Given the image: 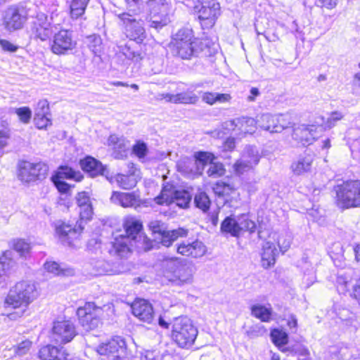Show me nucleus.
Returning <instances> with one entry per match:
<instances>
[{
  "mask_svg": "<svg viewBox=\"0 0 360 360\" xmlns=\"http://www.w3.org/2000/svg\"><path fill=\"white\" fill-rule=\"evenodd\" d=\"M79 165L82 170L90 177L103 176L110 180L112 176L106 165H104L98 159H80Z\"/></svg>",
  "mask_w": 360,
  "mask_h": 360,
  "instance_id": "nucleus-21",
  "label": "nucleus"
},
{
  "mask_svg": "<svg viewBox=\"0 0 360 360\" xmlns=\"http://www.w3.org/2000/svg\"><path fill=\"white\" fill-rule=\"evenodd\" d=\"M343 118V115L338 111H333L330 114V117L326 121V124L328 127H331L335 125V123L338 121L341 120Z\"/></svg>",
  "mask_w": 360,
  "mask_h": 360,
  "instance_id": "nucleus-55",
  "label": "nucleus"
},
{
  "mask_svg": "<svg viewBox=\"0 0 360 360\" xmlns=\"http://www.w3.org/2000/svg\"><path fill=\"white\" fill-rule=\"evenodd\" d=\"M112 203L123 207H134L136 209L141 205V199L134 193H122L113 191L110 197Z\"/></svg>",
  "mask_w": 360,
  "mask_h": 360,
  "instance_id": "nucleus-24",
  "label": "nucleus"
},
{
  "mask_svg": "<svg viewBox=\"0 0 360 360\" xmlns=\"http://www.w3.org/2000/svg\"><path fill=\"white\" fill-rule=\"evenodd\" d=\"M90 0H71L69 5V15L72 20L82 18Z\"/></svg>",
  "mask_w": 360,
  "mask_h": 360,
  "instance_id": "nucleus-29",
  "label": "nucleus"
},
{
  "mask_svg": "<svg viewBox=\"0 0 360 360\" xmlns=\"http://www.w3.org/2000/svg\"><path fill=\"white\" fill-rule=\"evenodd\" d=\"M37 296L35 285L29 281L17 283L9 290L6 304L13 308L27 307Z\"/></svg>",
  "mask_w": 360,
  "mask_h": 360,
  "instance_id": "nucleus-10",
  "label": "nucleus"
},
{
  "mask_svg": "<svg viewBox=\"0 0 360 360\" xmlns=\"http://www.w3.org/2000/svg\"><path fill=\"white\" fill-rule=\"evenodd\" d=\"M132 153L137 158H144L148 153V146L143 141L138 140L132 146Z\"/></svg>",
  "mask_w": 360,
  "mask_h": 360,
  "instance_id": "nucleus-44",
  "label": "nucleus"
},
{
  "mask_svg": "<svg viewBox=\"0 0 360 360\" xmlns=\"http://www.w3.org/2000/svg\"><path fill=\"white\" fill-rule=\"evenodd\" d=\"M176 252L184 256H191L194 258H198L205 254L206 248L202 242L195 240L191 243H182L179 244L176 247Z\"/></svg>",
  "mask_w": 360,
  "mask_h": 360,
  "instance_id": "nucleus-26",
  "label": "nucleus"
},
{
  "mask_svg": "<svg viewBox=\"0 0 360 360\" xmlns=\"http://www.w3.org/2000/svg\"><path fill=\"white\" fill-rule=\"evenodd\" d=\"M232 97L230 94H216V103H224L231 101Z\"/></svg>",
  "mask_w": 360,
  "mask_h": 360,
  "instance_id": "nucleus-58",
  "label": "nucleus"
},
{
  "mask_svg": "<svg viewBox=\"0 0 360 360\" xmlns=\"http://www.w3.org/2000/svg\"><path fill=\"white\" fill-rule=\"evenodd\" d=\"M233 122H234L235 128L243 134H251L257 129V122L252 117H241Z\"/></svg>",
  "mask_w": 360,
  "mask_h": 360,
  "instance_id": "nucleus-30",
  "label": "nucleus"
},
{
  "mask_svg": "<svg viewBox=\"0 0 360 360\" xmlns=\"http://www.w3.org/2000/svg\"><path fill=\"white\" fill-rule=\"evenodd\" d=\"M48 171V165L41 161L22 159L18 162L17 165V178L22 183L29 184L44 179Z\"/></svg>",
  "mask_w": 360,
  "mask_h": 360,
  "instance_id": "nucleus-11",
  "label": "nucleus"
},
{
  "mask_svg": "<svg viewBox=\"0 0 360 360\" xmlns=\"http://www.w3.org/2000/svg\"><path fill=\"white\" fill-rule=\"evenodd\" d=\"M236 148V139L233 137L227 138L221 146V151L232 152Z\"/></svg>",
  "mask_w": 360,
  "mask_h": 360,
  "instance_id": "nucleus-54",
  "label": "nucleus"
},
{
  "mask_svg": "<svg viewBox=\"0 0 360 360\" xmlns=\"http://www.w3.org/2000/svg\"><path fill=\"white\" fill-rule=\"evenodd\" d=\"M162 267L164 276L174 285L181 287L191 285L193 281L195 267L186 259L165 257Z\"/></svg>",
  "mask_w": 360,
  "mask_h": 360,
  "instance_id": "nucleus-3",
  "label": "nucleus"
},
{
  "mask_svg": "<svg viewBox=\"0 0 360 360\" xmlns=\"http://www.w3.org/2000/svg\"><path fill=\"white\" fill-rule=\"evenodd\" d=\"M202 99L205 103L213 105L216 103V94L206 91L202 94Z\"/></svg>",
  "mask_w": 360,
  "mask_h": 360,
  "instance_id": "nucleus-56",
  "label": "nucleus"
},
{
  "mask_svg": "<svg viewBox=\"0 0 360 360\" xmlns=\"http://www.w3.org/2000/svg\"><path fill=\"white\" fill-rule=\"evenodd\" d=\"M15 113L17 115L18 120L22 124H28L32 118V110L27 106L18 108L15 110Z\"/></svg>",
  "mask_w": 360,
  "mask_h": 360,
  "instance_id": "nucleus-42",
  "label": "nucleus"
},
{
  "mask_svg": "<svg viewBox=\"0 0 360 360\" xmlns=\"http://www.w3.org/2000/svg\"><path fill=\"white\" fill-rule=\"evenodd\" d=\"M339 0H315L314 4L317 7L331 10L336 7Z\"/></svg>",
  "mask_w": 360,
  "mask_h": 360,
  "instance_id": "nucleus-48",
  "label": "nucleus"
},
{
  "mask_svg": "<svg viewBox=\"0 0 360 360\" xmlns=\"http://www.w3.org/2000/svg\"><path fill=\"white\" fill-rule=\"evenodd\" d=\"M233 190V187L227 184L222 183L221 185L218 184L216 188V193L219 195H223L225 193H229V191Z\"/></svg>",
  "mask_w": 360,
  "mask_h": 360,
  "instance_id": "nucleus-57",
  "label": "nucleus"
},
{
  "mask_svg": "<svg viewBox=\"0 0 360 360\" xmlns=\"http://www.w3.org/2000/svg\"><path fill=\"white\" fill-rule=\"evenodd\" d=\"M129 172L127 174H117L115 179L119 186L123 189H131L136 186L140 176V172L134 167V164L129 165Z\"/></svg>",
  "mask_w": 360,
  "mask_h": 360,
  "instance_id": "nucleus-25",
  "label": "nucleus"
},
{
  "mask_svg": "<svg viewBox=\"0 0 360 360\" xmlns=\"http://www.w3.org/2000/svg\"><path fill=\"white\" fill-rule=\"evenodd\" d=\"M102 314V308L96 307L93 302L86 303L77 311L79 323L86 330H94L101 324Z\"/></svg>",
  "mask_w": 360,
  "mask_h": 360,
  "instance_id": "nucleus-13",
  "label": "nucleus"
},
{
  "mask_svg": "<svg viewBox=\"0 0 360 360\" xmlns=\"http://www.w3.org/2000/svg\"><path fill=\"white\" fill-rule=\"evenodd\" d=\"M251 314L262 322H269L272 319L273 311L271 307H267L265 305L257 304L251 307Z\"/></svg>",
  "mask_w": 360,
  "mask_h": 360,
  "instance_id": "nucleus-31",
  "label": "nucleus"
},
{
  "mask_svg": "<svg viewBox=\"0 0 360 360\" xmlns=\"http://www.w3.org/2000/svg\"><path fill=\"white\" fill-rule=\"evenodd\" d=\"M108 145L113 148H120L124 146V141L115 134H110L107 140Z\"/></svg>",
  "mask_w": 360,
  "mask_h": 360,
  "instance_id": "nucleus-51",
  "label": "nucleus"
},
{
  "mask_svg": "<svg viewBox=\"0 0 360 360\" xmlns=\"http://www.w3.org/2000/svg\"><path fill=\"white\" fill-rule=\"evenodd\" d=\"M126 342L120 337H115L108 342L103 343L98 347L97 352L101 355L107 356L112 360H119L126 355Z\"/></svg>",
  "mask_w": 360,
  "mask_h": 360,
  "instance_id": "nucleus-17",
  "label": "nucleus"
},
{
  "mask_svg": "<svg viewBox=\"0 0 360 360\" xmlns=\"http://www.w3.org/2000/svg\"><path fill=\"white\" fill-rule=\"evenodd\" d=\"M148 228L152 232L153 240L143 237V249L150 251L162 244L165 247H169L179 237L187 236L188 231L183 228L167 230V225L160 220H153L149 222Z\"/></svg>",
  "mask_w": 360,
  "mask_h": 360,
  "instance_id": "nucleus-5",
  "label": "nucleus"
},
{
  "mask_svg": "<svg viewBox=\"0 0 360 360\" xmlns=\"http://www.w3.org/2000/svg\"><path fill=\"white\" fill-rule=\"evenodd\" d=\"M352 296L357 300L360 306V280L359 281V284L354 288L353 293Z\"/></svg>",
  "mask_w": 360,
  "mask_h": 360,
  "instance_id": "nucleus-62",
  "label": "nucleus"
},
{
  "mask_svg": "<svg viewBox=\"0 0 360 360\" xmlns=\"http://www.w3.org/2000/svg\"><path fill=\"white\" fill-rule=\"evenodd\" d=\"M68 354L62 349L47 345L39 350V357L41 360H67Z\"/></svg>",
  "mask_w": 360,
  "mask_h": 360,
  "instance_id": "nucleus-28",
  "label": "nucleus"
},
{
  "mask_svg": "<svg viewBox=\"0 0 360 360\" xmlns=\"http://www.w3.org/2000/svg\"><path fill=\"white\" fill-rule=\"evenodd\" d=\"M31 346L32 342L26 340L14 347V351L17 355L23 356L30 351Z\"/></svg>",
  "mask_w": 360,
  "mask_h": 360,
  "instance_id": "nucleus-45",
  "label": "nucleus"
},
{
  "mask_svg": "<svg viewBox=\"0 0 360 360\" xmlns=\"http://www.w3.org/2000/svg\"><path fill=\"white\" fill-rule=\"evenodd\" d=\"M264 333V326H255L251 330L248 331V334L250 336H258L259 335H262Z\"/></svg>",
  "mask_w": 360,
  "mask_h": 360,
  "instance_id": "nucleus-60",
  "label": "nucleus"
},
{
  "mask_svg": "<svg viewBox=\"0 0 360 360\" xmlns=\"http://www.w3.org/2000/svg\"><path fill=\"white\" fill-rule=\"evenodd\" d=\"M33 122L35 127L39 130H46L52 126V115L47 99L43 98L38 101Z\"/></svg>",
  "mask_w": 360,
  "mask_h": 360,
  "instance_id": "nucleus-18",
  "label": "nucleus"
},
{
  "mask_svg": "<svg viewBox=\"0 0 360 360\" xmlns=\"http://www.w3.org/2000/svg\"><path fill=\"white\" fill-rule=\"evenodd\" d=\"M13 248L20 256H26L30 252V245L25 240L16 239L13 240Z\"/></svg>",
  "mask_w": 360,
  "mask_h": 360,
  "instance_id": "nucleus-43",
  "label": "nucleus"
},
{
  "mask_svg": "<svg viewBox=\"0 0 360 360\" xmlns=\"http://www.w3.org/2000/svg\"><path fill=\"white\" fill-rule=\"evenodd\" d=\"M260 94L259 89L257 87H252L250 89V94L248 97V100L250 102L255 101L256 97Z\"/></svg>",
  "mask_w": 360,
  "mask_h": 360,
  "instance_id": "nucleus-61",
  "label": "nucleus"
},
{
  "mask_svg": "<svg viewBox=\"0 0 360 360\" xmlns=\"http://www.w3.org/2000/svg\"><path fill=\"white\" fill-rule=\"evenodd\" d=\"M262 265L264 268H269L274 264L278 252L274 243L266 242L262 248Z\"/></svg>",
  "mask_w": 360,
  "mask_h": 360,
  "instance_id": "nucleus-27",
  "label": "nucleus"
},
{
  "mask_svg": "<svg viewBox=\"0 0 360 360\" xmlns=\"http://www.w3.org/2000/svg\"><path fill=\"white\" fill-rule=\"evenodd\" d=\"M30 30L35 39L42 41L49 39L53 32L48 15L41 11L37 12L32 17Z\"/></svg>",
  "mask_w": 360,
  "mask_h": 360,
  "instance_id": "nucleus-15",
  "label": "nucleus"
},
{
  "mask_svg": "<svg viewBox=\"0 0 360 360\" xmlns=\"http://www.w3.org/2000/svg\"><path fill=\"white\" fill-rule=\"evenodd\" d=\"M117 18L122 22L125 37L130 41L142 44L146 38V34L145 28L139 20L132 18L131 15L127 12L120 13Z\"/></svg>",
  "mask_w": 360,
  "mask_h": 360,
  "instance_id": "nucleus-12",
  "label": "nucleus"
},
{
  "mask_svg": "<svg viewBox=\"0 0 360 360\" xmlns=\"http://www.w3.org/2000/svg\"><path fill=\"white\" fill-rule=\"evenodd\" d=\"M270 336L272 342L279 348L284 347L288 342L287 333L278 328L271 330Z\"/></svg>",
  "mask_w": 360,
  "mask_h": 360,
  "instance_id": "nucleus-39",
  "label": "nucleus"
},
{
  "mask_svg": "<svg viewBox=\"0 0 360 360\" xmlns=\"http://www.w3.org/2000/svg\"><path fill=\"white\" fill-rule=\"evenodd\" d=\"M285 121V119L282 115L276 117L269 116L267 117V122L271 124H269L266 129L276 132L283 130L288 127V123Z\"/></svg>",
  "mask_w": 360,
  "mask_h": 360,
  "instance_id": "nucleus-37",
  "label": "nucleus"
},
{
  "mask_svg": "<svg viewBox=\"0 0 360 360\" xmlns=\"http://www.w3.org/2000/svg\"><path fill=\"white\" fill-rule=\"evenodd\" d=\"M53 176L61 179H73L76 181H80L84 178L82 174L80 172L75 171L68 166L59 167Z\"/></svg>",
  "mask_w": 360,
  "mask_h": 360,
  "instance_id": "nucleus-32",
  "label": "nucleus"
},
{
  "mask_svg": "<svg viewBox=\"0 0 360 360\" xmlns=\"http://www.w3.org/2000/svg\"><path fill=\"white\" fill-rule=\"evenodd\" d=\"M176 104H196L198 96L192 91L181 92L175 94Z\"/></svg>",
  "mask_w": 360,
  "mask_h": 360,
  "instance_id": "nucleus-38",
  "label": "nucleus"
},
{
  "mask_svg": "<svg viewBox=\"0 0 360 360\" xmlns=\"http://www.w3.org/2000/svg\"><path fill=\"white\" fill-rule=\"evenodd\" d=\"M207 41L196 38L191 29L181 28L172 36L169 47L176 57L190 60L209 48Z\"/></svg>",
  "mask_w": 360,
  "mask_h": 360,
  "instance_id": "nucleus-1",
  "label": "nucleus"
},
{
  "mask_svg": "<svg viewBox=\"0 0 360 360\" xmlns=\"http://www.w3.org/2000/svg\"><path fill=\"white\" fill-rule=\"evenodd\" d=\"M291 244V238L290 236H281L278 238V245L282 252H286Z\"/></svg>",
  "mask_w": 360,
  "mask_h": 360,
  "instance_id": "nucleus-50",
  "label": "nucleus"
},
{
  "mask_svg": "<svg viewBox=\"0 0 360 360\" xmlns=\"http://www.w3.org/2000/svg\"><path fill=\"white\" fill-rule=\"evenodd\" d=\"M77 206L79 208L80 221L77 226L61 223L57 225L56 231L61 243L70 247L75 246L74 241L77 240L84 229V223L91 219L93 207L90 197L85 191L79 192L76 196Z\"/></svg>",
  "mask_w": 360,
  "mask_h": 360,
  "instance_id": "nucleus-2",
  "label": "nucleus"
},
{
  "mask_svg": "<svg viewBox=\"0 0 360 360\" xmlns=\"http://www.w3.org/2000/svg\"><path fill=\"white\" fill-rule=\"evenodd\" d=\"M77 42L71 32L61 29L56 32L50 43L51 51L58 56L66 55L76 48Z\"/></svg>",
  "mask_w": 360,
  "mask_h": 360,
  "instance_id": "nucleus-14",
  "label": "nucleus"
},
{
  "mask_svg": "<svg viewBox=\"0 0 360 360\" xmlns=\"http://www.w3.org/2000/svg\"><path fill=\"white\" fill-rule=\"evenodd\" d=\"M142 229L143 225L139 221H127L124 224L126 235H120L115 238L111 243L109 253L120 258L127 257L131 251L133 243H136L141 240L143 242V237H146L143 236Z\"/></svg>",
  "mask_w": 360,
  "mask_h": 360,
  "instance_id": "nucleus-4",
  "label": "nucleus"
},
{
  "mask_svg": "<svg viewBox=\"0 0 360 360\" xmlns=\"http://www.w3.org/2000/svg\"><path fill=\"white\" fill-rule=\"evenodd\" d=\"M337 283H338V285H341L343 286L342 290H344L345 288L347 289L348 288L349 282L346 281L345 278H343L342 276L338 277Z\"/></svg>",
  "mask_w": 360,
  "mask_h": 360,
  "instance_id": "nucleus-63",
  "label": "nucleus"
},
{
  "mask_svg": "<svg viewBox=\"0 0 360 360\" xmlns=\"http://www.w3.org/2000/svg\"><path fill=\"white\" fill-rule=\"evenodd\" d=\"M13 263L12 252L10 250L5 251L0 257V277L6 274Z\"/></svg>",
  "mask_w": 360,
  "mask_h": 360,
  "instance_id": "nucleus-40",
  "label": "nucleus"
},
{
  "mask_svg": "<svg viewBox=\"0 0 360 360\" xmlns=\"http://www.w3.org/2000/svg\"><path fill=\"white\" fill-rule=\"evenodd\" d=\"M193 13L202 30H210L221 15V6L217 0H197L193 7Z\"/></svg>",
  "mask_w": 360,
  "mask_h": 360,
  "instance_id": "nucleus-9",
  "label": "nucleus"
},
{
  "mask_svg": "<svg viewBox=\"0 0 360 360\" xmlns=\"http://www.w3.org/2000/svg\"><path fill=\"white\" fill-rule=\"evenodd\" d=\"M11 138V130L6 121L0 122V139L8 141Z\"/></svg>",
  "mask_w": 360,
  "mask_h": 360,
  "instance_id": "nucleus-53",
  "label": "nucleus"
},
{
  "mask_svg": "<svg viewBox=\"0 0 360 360\" xmlns=\"http://www.w3.org/2000/svg\"><path fill=\"white\" fill-rule=\"evenodd\" d=\"M335 203L341 210L360 207V180H349L334 187Z\"/></svg>",
  "mask_w": 360,
  "mask_h": 360,
  "instance_id": "nucleus-6",
  "label": "nucleus"
},
{
  "mask_svg": "<svg viewBox=\"0 0 360 360\" xmlns=\"http://www.w3.org/2000/svg\"><path fill=\"white\" fill-rule=\"evenodd\" d=\"M193 202L195 207L200 209L203 212H207L211 205V200L208 195L204 191H198L195 193Z\"/></svg>",
  "mask_w": 360,
  "mask_h": 360,
  "instance_id": "nucleus-35",
  "label": "nucleus"
},
{
  "mask_svg": "<svg viewBox=\"0 0 360 360\" xmlns=\"http://www.w3.org/2000/svg\"><path fill=\"white\" fill-rule=\"evenodd\" d=\"M44 268L47 271L55 274L56 275L65 274L64 270L56 262H46Z\"/></svg>",
  "mask_w": 360,
  "mask_h": 360,
  "instance_id": "nucleus-49",
  "label": "nucleus"
},
{
  "mask_svg": "<svg viewBox=\"0 0 360 360\" xmlns=\"http://www.w3.org/2000/svg\"><path fill=\"white\" fill-rule=\"evenodd\" d=\"M146 4L149 8L150 18H160V20H151L150 26L155 30L165 27L169 22L166 0H147Z\"/></svg>",
  "mask_w": 360,
  "mask_h": 360,
  "instance_id": "nucleus-16",
  "label": "nucleus"
},
{
  "mask_svg": "<svg viewBox=\"0 0 360 360\" xmlns=\"http://www.w3.org/2000/svg\"><path fill=\"white\" fill-rule=\"evenodd\" d=\"M221 231L238 237L240 235L238 219H235L231 217H226L221 224Z\"/></svg>",
  "mask_w": 360,
  "mask_h": 360,
  "instance_id": "nucleus-34",
  "label": "nucleus"
},
{
  "mask_svg": "<svg viewBox=\"0 0 360 360\" xmlns=\"http://www.w3.org/2000/svg\"><path fill=\"white\" fill-rule=\"evenodd\" d=\"M31 11V6L25 2L8 6L1 19L4 29L10 32L22 30L30 19Z\"/></svg>",
  "mask_w": 360,
  "mask_h": 360,
  "instance_id": "nucleus-7",
  "label": "nucleus"
},
{
  "mask_svg": "<svg viewBox=\"0 0 360 360\" xmlns=\"http://www.w3.org/2000/svg\"><path fill=\"white\" fill-rule=\"evenodd\" d=\"M51 179L55 186L60 193H67L70 191V186L64 181L63 179H59L54 176L51 177Z\"/></svg>",
  "mask_w": 360,
  "mask_h": 360,
  "instance_id": "nucleus-47",
  "label": "nucleus"
},
{
  "mask_svg": "<svg viewBox=\"0 0 360 360\" xmlns=\"http://www.w3.org/2000/svg\"><path fill=\"white\" fill-rule=\"evenodd\" d=\"M233 167L235 172L238 174H241L252 168L250 162L243 159L238 160Z\"/></svg>",
  "mask_w": 360,
  "mask_h": 360,
  "instance_id": "nucleus-46",
  "label": "nucleus"
},
{
  "mask_svg": "<svg viewBox=\"0 0 360 360\" xmlns=\"http://www.w3.org/2000/svg\"><path fill=\"white\" fill-rule=\"evenodd\" d=\"M203 165H209L207 174L210 176H220L224 174L225 169L221 162H214V159H195Z\"/></svg>",
  "mask_w": 360,
  "mask_h": 360,
  "instance_id": "nucleus-33",
  "label": "nucleus"
},
{
  "mask_svg": "<svg viewBox=\"0 0 360 360\" xmlns=\"http://www.w3.org/2000/svg\"><path fill=\"white\" fill-rule=\"evenodd\" d=\"M0 46L4 51L14 53L18 49L17 45L5 39H0Z\"/></svg>",
  "mask_w": 360,
  "mask_h": 360,
  "instance_id": "nucleus-52",
  "label": "nucleus"
},
{
  "mask_svg": "<svg viewBox=\"0 0 360 360\" xmlns=\"http://www.w3.org/2000/svg\"><path fill=\"white\" fill-rule=\"evenodd\" d=\"M141 360H157L153 352H147L146 355L141 358Z\"/></svg>",
  "mask_w": 360,
  "mask_h": 360,
  "instance_id": "nucleus-64",
  "label": "nucleus"
},
{
  "mask_svg": "<svg viewBox=\"0 0 360 360\" xmlns=\"http://www.w3.org/2000/svg\"><path fill=\"white\" fill-rule=\"evenodd\" d=\"M132 314L141 321L150 323L154 318L152 304L147 300L139 299L131 305Z\"/></svg>",
  "mask_w": 360,
  "mask_h": 360,
  "instance_id": "nucleus-22",
  "label": "nucleus"
},
{
  "mask_svg": "<svg viewBox=\"0 0 360 360\" xmlns=\"http://www.w3.org/2000/svg\"><path fill=\"white\" fill-rule=\"evenodd\" d=\"M198 333V329L187 316H179L174 319L172 339L179 347L190 348L194 344Z\"/></svg>",
  "mask_w": 360,
  "mask_h": 360,
  "instance_id": "nucleus-8",
  "label": "nucleus"
},
{
  "mask_svg": "<svg viewBox=\"0 0 360 360\" xmlns=\"http://www.w3.org/2000/svg\"><path fill=\"white\" fill-rule=\"evenodd\" d=\"M311 159H297L291 165V169L295 175H301L311 169Z\"/></svg>",
  "mask_w": 360,
  "mask_h": 360,
  "instance_id": "nucleus-36",
  "label": "nucleus"
},
{
  "mask_svg": "<svg viewBox=\"0 0 360 360\" xmlns=\"http://www.w3.org/2000/svg\"><path fill=\"white\" fill-rule=\"evenodd\" d=\"M318 124H304L293 130L294 139L304 146L311 144L315 140Z\"/></svg>",
  "mask_w": 360,
  "mask_h": 360,
  "instance_id": "nucleus-23",
  "label": "nucleus"
},
{
  "mask_svg": "<svg viewBox=\"0 0 360 360\" xmlns=\"http://www.w3.org/2000/svg\"><path fill=\"white\" fill-rule=\"evenodd\" d=\"M160 99L167 103L176 104L175 94L163 93L160 94Z\"/></svg>",
  "mask_w": 360,
  "mask_h": 360,
  "instance_id": "nucleus-59",
  "label": "nucleus"
},
{
  "mask_svg": "<svg viewBox=\"0 0 360 360\" xmlns=\"http://www.w3.org/2000/svg\"><path fill=\"white\" fill-rule=\"evenodd\" d=\"M192 199V195L186 190H176L170 195L166 193H161L160 195L155 198V200L157 204L169 205L172 203L176 205L181 208H186L188 207Z\"/></svg>",
  "mask_w": 360,
  "mask_h": 360,
  "instance_id": "nucleus-19",
  "label": "nucleus"
},
{
  "mask_svg": "<svg viewBox=\"0 0 360 360\" xmlns=\"http://www.w3.org/2000/svg\"><path fill=\"white\" fill-rule=\"evenodd\" d=\"M52 332L53 340L60 344L70 342L77 335L75 325L70 321L54 322Z\"/></svg>",
  "mask_w": 360,
  "mask_h": 360,
  "instance_id": "nucleus-20",
  "label": "nucleus"
},
{
  "mask_svg": "<svg viewBox=\"0 0 360 360\" xmlns=\"http://www.w3.org/2000/svg\"><path fill=\"white\" fill-rule=\"evenodd\" d=\"M238 224L240 233L242 231H249L250 233L255 231L256 224L255 221L249 219L248 216L245 214H243L238 217Z\"/></svg>",
  "mask_w": 360,
  "mask_h": 360,
  "instance_id": "nucleus-41",
  "label": "nucleus"
}]
</instances>
